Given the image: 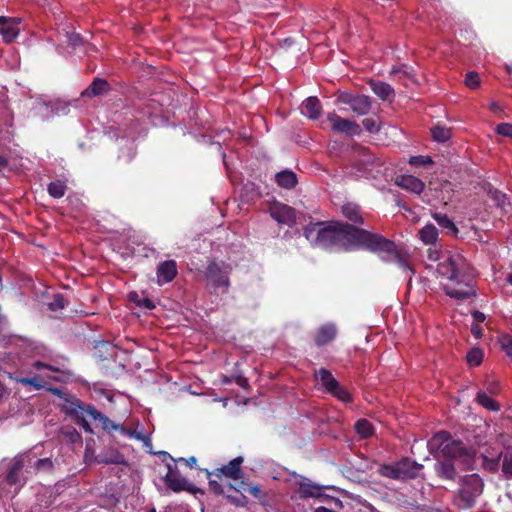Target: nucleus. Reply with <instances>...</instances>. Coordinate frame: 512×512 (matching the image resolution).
<instances>
[{
  "label": "nucleus",
  "mask_w": 512,
  "mask_h": 512,
  "mask_svg": "<svg viewBox=\"0 0 512 512\" xmlns=\"http://www.w3.org/2000/svg\"><path fill=\"white\" fill-rule=\"evenodd\" d=\"M305 238L316 247L325 249L362 247L377 253L381 260L395 263L411 281L413 270L408 255L394 242L379 234L370 233L342 222L311 223L304 229Z\"/></svg>",
  "instance_id": "obj_1"
},
{
  "label": "nucleus",
  "mask_w": 512,
  "mask_h": 512,
  "mask_svg": "<svg viewBox=\"0 0 512 512\" xmlns=\"http://www.w3.org/2000/svg\"><path fill=\"white\" fill-rule=\"evenodd\" d=\"M426 266L435 270L442 289L450 298L465 300L475 295L474 272L468 260L458 252L441 251L436 247L426 250Z\"/></svg>",
  "instance_id": "obj_2"
},
{
  "label": "nucleus",
  "mask_w": 512,
  "mask_h": 512,
  "mask_svg": "<svg viewBox=\"0 0 512 512\" xmlns=\"http://www.w3.org/2000/svg\"><path fill=\"white\" fill-rule=\"evenodd\" d=\"M427 448L435 456L460 461L465 468H469L472 465L475 456V451L472 448L465 445L462 441L454 439L445 431L434 434L428 440Z\"/></svg>",
  "instance_id": "obj_3"
},
{
  "label": "nucleus",
  "mask_w": 512,
  "mask_h": 512,
  "mask_svg": "<svg viewBox=\"0 0 512 512\" xmlns=\"http://www.w3.org/2000/svg\"><path fill=\"white\" fill-rule=\"evenodd\" d=\"M484 482L478 474L463 476L459 481V488L454 497L455 505L460 509H471L483 493Z\"/></svg>",
  "instance_id": "obj_4"
},
{
  "label": "nucleus",
  "mask_w": 512,
  "mask_h": 512,
  "mask_svg": "<svg viewBox=\"0 0 512 512\" xmlns=\"http://www.w3.org/2000/svg\"><path fill=\"white\" fill-rule=\"evenodd\" d=\"M53 393L63 399V412L74 419L86 432L91 433L92 429L87 419L89 416L88 410H91L93 406L85 404L77 398L70 397L57 388L53 389Z\"/></svg>",
  "instance_id": "obj_5"
},
{
  "label": "nucleus",
  "mask_w": 512,
  "mask_h": 512,
  "mask_svg": "<svg viewBox=\"0 0 512 512\" xmlns=\"http://www.w3.org/2000/svg\"><path fill=\"white\" fill-rule=\"evenodd\" d=\"M37 371L32 377H16L15 381L24 386H32L34 389L39 390L44 388L50 380H58L52 373H62L63 370L43 361H35L32 366Z\"/></svg>",
  "instance_id": "obj_6"
},
{
  "label": "nucleus",
  "mask_w": 512,
  "mask_h": 512,
  "mask_svg": "<svg viewBox=\"0 0 512 512\" xmlns=\"http://www.w3.org/2000/svg\"><path fill=\"white\" fill-rule=\"evenodd\" d=\"M230 273L231 266L224 262L209 263L205 271L208 288L214 293H218L219 290L226 293L230 286Z\"/></svg>",
  "instance_id": "obj_7"
},
{
  "label": "nucleus",
  "mask_w": 512,
  "mask_h": 512,
  "mask_svg": "<svg viewBox=\"0 0 512 512\" xmlns=\"http://www.w3.org/2000/svg\"><path fill=\"white\" fill-rule=\"evenodd\" d=\"M159 455L162 456L163 461H166V459L170 460V462L167 463L168 471L164 477L167 487L174 492L190 490V483L179 474L176 468V460L165 451L159 452Z\"/></svg>",
  "instance_id": "obj_8"
},
{
  "label": "nucleus",
  "mask_w": 512,
  "mask_h": 512,
  "mask_svg": "<svg viewBox=\"0 0 512 512\" xmlns=\"http://www.w3.org/2000/svg\"><path fill=\"white\" fill-rule=\"evenodd\" d=\"M327 120L332 124V130L334 132L349 136H356L361 132L360 126L355 121L343 119L335 112L328 113Z\"/></svg>",
  "instance_id": "obj_9"
},
{
  "label": "nucleus",
  "mask_w": 512,
  "mask_h": 512,
  "mask_svg": "<svg viewBox=\"0 0 512 512\" xmlns=\"http://www.w3.org/2000/svg\"><path fill=\"white\" fill-rule=\"evenodd\" d=\"M20 23V18L0 16V35L5 43H11L18 37Z\"/></svg>",
  "instance_id": "obj_10"
},
{
  "label": "nucleus",
  "mask_w": 512,
  "mask_h": 512,
  "mask_svg": "<svg viewBox=\"0 0 512 512\" xmlns=\"http://www.w3.org/2000/svg\"><path fill=\"white\" fill-rule=\"evenodd\" d=\"M270 216L279 224L293 226L296 222V214L288 205L277 203L271 206Z\"/></svg>",
  "instance_id": "obj_11"
},
{
  "label": "nucleus",
  "mask_w": 512,
  "mask_h": 512,
  "mask_svg": "<svg viewBox=\"0 0 512 512\" xmlns=\"http://www.w3.org/2000/svg\"><path fill=\"white\" fill-rule=\"evenodd\" d=\"M177 264L174 260H166L157 266L156 277L159 285L170 283L177 276Z\"/></svg>",
  "instance_id": "obj_12"
},
{
  "label": "nucleus",
  "mask_w": 512,
  "mask_h": 512,
  "mask_svg": "<svg viewBox=\"0 0 512 512\" xmlns=\"http://www.w3.org/2000/svg\"><path fill=\"white\" fill-rule=\"evenodd\" d=\"M243 463V458L241 456L232 459L228 464L223 465L220 468H217L214 471L215 477L220 478L222 475L226 478H230L233 480H238L242 476L241 465Z\"/></svg>",
  "instance_id": "obj_13"
},
{
  "label": "nucleus",
  "mask_w": 512,
  "mask_h": 512,
  "mask_svg": "<svg viewBox=\"0 0 512 512\" xmlns=\"http://www.w3.org/2000/svg\"><path fill=\"white\" fill-rule=\"evenodd\" d=\"M369 86L373 93L382 101H392L395 97L394 88L384 81L370 80Z\"/></svg>",
  "instance_id": "obj_14"
},
{
  "label": "nucleus",
  "mask_w": 512,
  "mask_h": 512,
  "mask_svg": "<svg viewBox=\"0 0 512 512\" xmlns=\"http://www.w3.org/2000/svg\"><path fill=\"white\" fill-rule=\"evenodd\" d=\"M321 111L322 106L317 97H308L301 104V113L311 120L318 119L321 115Z\"/></svg>",
  "instance_id": "obj_15"
},
{
  "label": "nucleus",
  "mask_w": 512,
  "mask_h": 512,
  "mask_svg": "<svg viewBox=\"0 0 512 512\" xmlns=\"http://www.w3.org/2000/svg\"><path fill=\"white\" fill-rule=\"evenodd\" d=\"M434 471L436 475L443 480H455L457 477V471L451 460H439L434 465Z\"/></svg>",
  "instance_id": "obj_16"
},
{
  "label": "nucleus",
  "mask_w": 512,
  "mask_h": 512,
  "mask_svg": "<svg viewBox=\"0 0 512 512\" xmlns=\"http://www.w3.org/2000/svg\"><path fill=\"white\" fill-rule=\"evenodd\" d=\"M396 184L416 194H420L424 190V183L419 178L412 175H402L396 179Z\"/></svg>",
  "instance_id": "obj_17"
},
{
  "label": "nucleus",
  "mask_w": 512,
  "mask_h": 512,
  "mask_svg": "<svg viewBox=\"0 0 512 512\" xmlns=\"http://www.w3.org/2000/svg\"><path fill=\"white\" fill-rule=\"evenodd\" d=\"M397 466L400 474L402 475V479L415 478L423 468L422 464L408 458H404L397 462Z\"/></svg>",
  "instance_id": "obj_18"
},
{
  "label": "nucleus",
  "mask_w": 512,
  "mask_h": 512,
  "mask_svg": "<svg viewBox=\"0 0 512 512\" xmlns=\"http://www.w3.org/2000/svg\"><path fill=\"white\" fill-rule=\"evenodd\" d=\"M31 113L40 120H48L56 114V111L50 102L36 100Z\"/></svg>",
  "instance_id": "obj_19"
},
{
  "label": "nucleus",
  "mask_w": 512,
  "mask_h": 512,
  "mask_svg": "<svg viewBox=\"0 0 512 512\" xmlns=\"http://www.w3.org/2000/svg\"><path fill=\"white\" fill-rule=\"evenodd\" d=\"M337 334V328L333 323H326L319 327L316 336L315 343L318 346L325 345L331 342Z\"/></svg>",
  "instance_id": "obj_20"
},
{
  "label": "nucleus",
  "mask_w": 512,
  "mask_h": 512,
  "mask_svg": "<svg viewBox=\"0 0 512 512\" xmlns=\"http://www.w3.org/2000/svg\"><path fill=\"white\" fill-rule=\"evenodd\" d=\"M96 461L100 464H125V457L118 450L109 448L100 452Z\"/></svg>",
  "instance_id": "obj_21"
},
{
  "label": "nucleus",
  "mask_w": 512,
  "mask_h": 512,
  "mask_svg": "<svg viewBox=\"0 0 512 512\" xmlns=\"http://www.w3.org/2000/svg\"><path fill=\"white\" fill-rule=\"evenodd\" d=\"M350 108L357 115H366L371 109V98L366 95H355Z\"/></svg>",
  "instance_id": "obj_22"
},
{
  "label": "nucleus",
  "mask_w": 512,
  "mask_h": 512,
  "mask_svg": "<svg viewBox=\"0 0 512 512\" xmlns=\"http://www.w3.org/2000/svg\"><path fill=\"white\" fill-rule=\"evenodd\" d=\"M88 414H89L88 418L91 420L100 422L102 428L105 431H108V432L117 431L119 428V424L110 420L106 415H104L100 411L96 410L94 407H92L91 410H88Z\"/></svg>",
  "instance_id": "obj_23"
},
{
  "label": "nucleus",
  "mask_w": 512,
  "mask_h": 512,
  "mask_svg": "<svg viewBox=\"0 0 512 512\" xmlns=\"http://www.w3.org/2000/svg\"><path fill=\"white\" fill-rule=\"evenodd\" d=\"M322 487L302 477L299 482V492L301 497H318L321 495Z\"/></svg>",
  "instance_id": "obj_24"
},
{
  "label": "nucleus",
  "mask_w": 512,
  "mask_h": 512,
  "mask_svg": "<svg viewBox=\"0 0 512 512\" xmlns=\"http://www.w3.org/2000/svg\"><path fill=\"white\" fill-rule=\"evenodd\" d=\"M316 379L325 387L327 392H331L339 384L327 369L321 368L315 373Z\"/></svg>",
  "instance_id": "obj_25"
},
{
  "label": "nucleus",
  "mask_w": 512,
  "mask_h": 512,
  "mask_svg": "<svg viewBox=\"0 0 512 512\" xmlns=\"http://www.w3.org/2000/svg\"><path fill=\"white\" fill-rule=\"evenodd\" d=\"M275 179L279 186L286 189L294 188L297 184V176L290 170H283L277 173Z\"/></svg>",
  "instance_id": "obj_26"
},
{
  "label": "nucleus",
  "mask_w": 512,
  "mask_h": 512,
  "mask_svg": "<svg viewBox=\"0 0 512 512\" xmlns=\"http://www.w3.org/2000/svg\"><path fill=\"white\" fill-rule=\"evenodd\" d=\"M488 195L504 213L510 212L511 204L506 194L497 189L490 188L488 190Z\"/></svg>",
  "instance_id": "obj_27"
},
{
  "label": "nucleus",
  "mask_w": 512,
  "mask_h": 512,
  "mask_svg": "<svg viewBox=\"0 0 512 512\" xmlns=\"http://www.w3.org/2000/svg\"><path fill=\"white\" fill-rule=\"evenodd\" d=\"M391 76H397L400 81L403 82L404 85H408L407 80L415 83L416 80L414 78L412 68L407 65H400L392 67L390 71Z\"/></svg>",
  "instance_id": "obj_28"
},
{
  "label": "nucleus",
  "mask_w": 512,
  "mask_h": 512,
  "mask_svg": "<svg viewBox=\"0 0 512 512\" xmlns=\"http://www.w3.org/2000/svg\"><path fill=\"white\" fill-rule=\"evenodd\" d=\"M419 236L425 244L432 245L438 239V229L433 224H426L419 231Z\"/></svg>",
  "instance_id": "obj_29"
},
{
  "label": "nucleus",
  "mask_w": 512,
  "mask_h": 512,
  "mask_svg": "<svg viewBox=\"0 0 512 512\" xmlns=\"http://www.w3.org/2000/svg\"><path fill=\"white\" fill-rule=\"evenodd\" d=\"M343 215L352 222L363 223L360 208L355 203H346L342 206Z\"/></svg>",
  "instance_id": "obj_30"
},
{
  "label": "nucleus",
  "mask_w": 512,
  "mask_h": 512,
  "mask_svg": "<svg viewBox=\"0 0 512 512\" xmlns=\"http://www.w3.org/2000/svg\"><path fill=\"white\" fill-rule=\"evenodd\" d=\"M435 221L438 223V225L446 231L447 234L456 236L458 233V228L456 227L455 223L445 214H435L434 215Z\"/></svg>",
  "instance_id": "obj_31"
},
{
  "label": "nucleus",
  "mask_w": 512,
  "mask_h": 512,
  "mask_svg": "<svg viewBox=\"0 0 512 512\" xmlns=\"http://www.w3.org/2000/svg\"><path fill=\"white\" fill-rule=\"evenodd\" d=\"M108 87L109 84L106 80L96 78L82 94L86 96H98L104 93Z\"/></svg>",
  "instance_id": "obj_32"
},
{
  "label": "nucleus",
  "mask_w": 512,
  "mask_h": 512,
  "mask_svg": "<svg viewBox=\"0 0 512 512\" xmlns=\"http://www.w3.org/2000/svg\"><path fill=\"white\" fill-rule=\"evenodd\" d=\"M476 401L479 405L489 411L497 412L500 410V405L494 399L488 396L485 391H479L477 393Z\"/></svg>",
  "instance_id": "obj_33"
},
{
  "label": "nucleus",
  "mask_w": 512,
  "mask_h": 512,
  "mask_svg": "<svg viewBox=\"0 0 512 512\" xmlns=\"http://www.w3.org/2000/svg\"><path fill=\"white\" fill-rule=\"evenodd\" d=\"M433 140L439 143L447 142L451 138L450 128L443 125H436L431 128Z\"/></svg>",
  "instance_id": "obj_34"
},
{
  "label": "nucleus",
  "mask_w": 512,
  "mask_h": 512,
  "mask_svg": "<svg viewBox=\"0 0 512 512\" xmlns=\"http://www.w3.org/2000/svg\"><path fill=\"white\" fill-rule=\"evenodd\" d=\"M67 186L66 183L62 180L52 181L48 185V193L53 198H61L65 195Z\"/></svg>",
  "instance_id": "obj_35"
},
{
  "label": "nucleus",
  "mask_w": 512,
  "mask_h": 512,
  "mask_svg": "<svg viewBox=\"0 0 512 512\" xmlns=\"http://www.w3.org/2000/svg\"><path fill=\"white\" fill-rule=\"evenodd\" d=\"M129 299L131 302L135 303L138 307L152 310L155 305L151 299L145 296L139 295L137 292H131L129 294Z\"/></svg>",
  "instance_id": "obj_36"
},
{
  "label": "nucleus",
  "mask_w": 512,
  "mask_h": 512,
  "mask_svg": "<svg viewBox=\"0 0 512 512\" xmlns=\"http://www.w3.org/2000/svg\"><path fill=\"white\" fill-rule=\"evenodd\" d=\"M356 432L362 438H368L373 434L374 428L373 425L366 419H360L355 424Z\"/></svg>",
  "instance_id": "obj_37"
},
{
  "label": "nucleus",
  "mask_w": 512,
  "mask_h": 512,
  "mask_svg": "<svg viewBox=\"0 0 512 512\" xmlns=\"http://www.w3.org/2000/svg\"><path fill=\"white\" fill-rule=\"evenodd\" d=\"M379 473L387 478L400 480L402 479V475L398 469L397 463L393 465H382L379 469Z\"/></svg>",
  "instance_id": "obj_38"
},
{
  "label": "nucleus",
  "mask_w": 512,
  "mask_h": 512,
  "mask_svg": "<svg viewBox=\"0 0 512 512\" xmlns=\"http://www.w3.org/2000/svg\"><path fill=\"white\" fill-rule=\"evenodd\" d=\"M483 356V350L478 347H474L467 353L466 359L470 366L476 367L481 364Z\"/></svg>",
  "instance_id": "obj_39"
},
{
  "label": "nucleus",
  "mask_w": 512,
  "mask_h": 512,
  "mask_svg": "<svg viewBox=\"0 0 512 512\" xmlns=\"http://www.w3.org/2000/svg\"><path fill=\"white\" fill-rule=\"evenodd\" d=\"M502 459L501 471L506 479H512V454H500Z\"/></svg>",
  "instance_id": "obj_40"
},
{
  "label": "nucleus",
  "mask_w": 512,
  "mask_h": 512,
  "mask_svg": "<svg viewBox=\"0 0 512 512\" xmlns=\"http://www.w3.org/2000/svg\"><path fill=\"white\" fill-rule=\"evenodd\" d=\"M21 470L22 463L20 461H16L15 463H13L6 475L7 483L10 485H15L18 482V475Z\"/></svg>",
  "instance_id": "obj_41"
},
{
  "label": "nucleus",
  "mask_w": 512,
  "mask_h": 512,
  "mask_svg": "<svg viewBox=\"0 0 512 512\" xmlns=\"http://www.w3.org/2000/svg\"><path fill=\"white\" fill-rule=\"evenodd\" d=\"M61 434L71 443L81 441L80 433L73 427H63L61 429Z\"/></svg>",
  "instance_id": "obj_42"
},
{
  "label": "nucleus",
  "mask_w": 512,
  "mask_h": 512,
  "mask_svg": "<svg viewBox=\"0 0 512 512\" xmlns=\"http://www.w3.org/2000/svg\"><path fill=\"white\" fill-rule=\"evenodd\" d=\"M213 476H215L214 471L213 472L207 471V478H208L210 490L213 493L218 494V495L224 494L225 491H224L223 486L216 479H213L212 478Z\"/></svg>",
  "instance_id": "obj_43"
},
{
  "label": "nucleus",
  "mask_w": 512,
  "mask_h": 512,
  "mask_svg": "<svg viewBox=\"0 0 512 512\" xmlns=\"http://www.w3.org/2000/svg\"><path fill=\"white\" fill-rule=\"evenodd\" d=\"M500 459L501 457L499 456L498 458H488V457H484L483 459V467L485 470L489 471V472H492V473H495L498 471L499 469V465H500Z\"/></svg>",
  "instance_id": "obj_44"
},
{
  "label": "nucleus",
  "mask_w": 512,
  "mask_h": 512,
  "mask_svg": "<svg viewBox=\"0 0 512 512\" xmlns=\"http://www.w3.org/2000/svg\"><path fill=\"white\" fill-rule=\"evenodd\" d=\"M330 393L343 402L351 401L350 393L344 387L340 386V384H338Z\"/></svg>",
  "instance_id": "obj_45"
},
{
  "label": "nucleus",
  "mask_w": 512,
  "mask_h": 512,
  "mask_svg": "<svg viewBox=\"0 0 512 512\" xmlns=\"http://www.w3.org/2000/svg\"><path fill=\"white\" fill-rule=\"evenodd\" d=\"M226 498L229 503L233 504L236 507H245L248 503V500L246 496L243 494V492H240V494L236 496L226 495Z\"/></svg>",
  "instance_id": "obj_46"
},
{
  "label": "nucleus",
  "mask_w": 512,
  "mask_h": 512,
  "mask_svg": "<svg viewBox=\"0 0 512 512\" xmlns=\"http://www.w3.org/2000/svg\"><path fill=\"white\" fill-rule=\"evenodd\" d=\"M229 488H233L232 485H229ZM234 489L237 492H249L250 494L254 495L255 497H258L260 495V489L258 486H251L248 487L246 483L243 481L239 484L238 487H234Z\"/></svg>",
  "instance_id": "obj_47"
},
{
  "label": "nucleus",
  "mask_w": 512,
  "mask_h": 512,
  "mask_svg": "<svg viewBox=\"0 0 512 512\" xmlns=\"http://www.w3.org/2000/svg\"><path fill=\"white\" fill-rule=\"evenodd\" d=\"M362 125L365 128V130L370 133H377L380 131V125L376 119L365 118L362 121Z\"/></svg>",
  "instance_id": "obj_48"
},
{
  "label": "nucleus",
  "mask_w": 512,
  "mask_h": 512,
  "mask_svg": "<svg viewBox=\"0 0 512 512\" xmlns=\"http://www.w3.org/2000/svg\"><path fill=\"white\" fill-rule=\"evenodd\" d=\"M479 83V74L477 72L471 71L466 74L465 84L467 87L475 89L479 86Z\"/></svg>",
  "instance_id": "obj_49"
},
{
  "label": "nucleus",
  "mask_w": 512,
  "mask_h": 512,
  "mask_svg": "<svg viewBox=\"0 0 512 512\" xmlns=\"http://www.w3.org/2000/svg\"><path fill=\"white\" fill-rule=\"evenodd\" d=\"M409 164L414 166H427L432 164V159L429 156H412L409 159Z\"/></svg>",
  "instance_id": "obj_50"
},
{
  "label": "nucleus",
  "mask_w": 512,
  "mask_h": 512,
  "mask_svg": "<svg viewBox=\"0 0 512 512\" xmlns=\"http://www.w3.org/2000/svg\"><path fill=\"white\" fill-rule=\"evenodd\" d=\"M501 345H502V348L504 349L506 355L512 361V335H504L501 338Z\"/></svg>",
  "instance_id": "obj_51"
},
{
  "label": "nucleus",
  "mask_w": 512,
  "mask_h": 512,
  "mask_svg": "<svg viewBox=\"0 0 512 512\" xmlns=\"http://www.w3.org/2000/svg\"><path fill=\"white\" fill-rule=\"evenodd\" d=\"M34 467L39 471H49L53 467V462L50 458L38 459Z\"/></svg>",
  "instance_id": "obj_52"
},
{
  "label": "nucleus",
  "mask_w": 512,
  "mask_h": 512,
  "mask_svg": "<svg viewBox=\"0 0 512 512\" xmlns=\"http://www.w3.org/2000/svg\"><path fill=\"white\" fill-rule=\"evenodd\" d=\"M0 125H3V126H11L12 125V114L6 106H3L1 108Z\"/></svg>",
  "instance_id": "obj_53"
},
{
  "label": "nucleus",
  "mask_w": 512,
  "mask_h": 512,
  "mask_svg": "<svg viewBox=\"0 0 512 512\" xmlns=\"http://www.w3.org/2000/svg\"><path fill=\"white\" fill-rule=\"evenodd\" d=\"M131 439H136V440L143 442L144 446L149 449H151V447H152L151 439H150L149 435H145L139 431H134L133 434H131Z\"/></svg>",
  "instance_id": "obj_54"
},
{
  "label": "nucleus",
  "mask_w": 512,
  "mask_h": 512,
  "mask_svg": "<svg viewBox=\"0 0 512 512\" xmlns=\"http://www.w3.org/2000/svg\"><path fill=\"white\" fill-rule=\"evenodd\" d=\"M64 297L61 294L54 295L53 300L49 303V308L52 311L62 309L64 307Z\"/></svg>",
  "instance_id": "obj_55"
},
{
  "label": "nucleus",
  "mask_w": 512,
  "mask_h": 512,
  "mask_svg": "<svg viewBox=\"0 0 512 512\" xmlns=\"http://www.w3.org/2000/svg\"><path fill=\"white\" fill-rule=\"evenodd\" d=\"M67 42L70 46L76 48L83 44V39L80 34L77 33H67Z\"/></svg>",
  "instance_id": "obj_56"
},
{
  "label": "nucleus",
  "mask_w": 512,
  "mask_h": 512,
  "mask_svg": "<svg viewBox=\"0 0 512 512\" xmlns=\"http://www.w3.org/2000/svg\"><path fill=\"white\" fill-rule=\"evenodd\" d=\"M496 131L498 134L512 138V124L501 123L497 126Z\"/></svg>",
  "instance_id": "obj_57"
},
{
  "label": "nucleus",
  "mask_w": 512,
  "mask_h": 512,
  "mask_svg": "<svg viewBox=\"0 0 512 512\" xmlns=\"http://www.w3.org/2000/svg\"><path fill=\"white\" fill-rule=\"evenodd\" d=\"M354 97L355 95H352L348 92H342L338 95L337 102L347 104L350 106Z\"/></svg>",
  "instance_id": "obj_58"
},
{
  "label": "nucleus",
  "mask_w": 512,
  "mask_h": 512,
  "mask_svg": "<svg viewBox=\"0 0 512 512\" xmlns=\"http://www.w3.org/2000/svg\"><path fill=\"white\" fill-rule=\"evenodd\" d=\"M178 461L184 462L187 466L192 467V466L196 465L197 459L194 456H192V457H190L188 459L179 458Z\"/></svg>",
  "instance_id": "obj_59"
},
{
  "label": "nucleus",
  "mask_w": 512,
  "mask_h": 512,
  "mask_svg": "<svg viewBox=\"0 0 512 512\" xmlns=\"http://www.w3.org/2000/svg\"><path fill=\"white\" fill-rule=\"evenodd\" d=\"M117 431H119L121 434L127 436L130 439H131V434H133V432H134L133 430L127 429L120 424H119V428Z\"/></svg>",
  "instance_id": "obj_60"
},
{
  "label": "nucleus",
  "mask_w": 512,
  "mask_h": 512,
  "mask_svg": "<svg viewBox=\"0 0 512 512\" xmlns=\"http://www.w3.org/2000/svg\"><path fill=\"white\" fill-rule=\"evenodd\" d=\"M487 390L490 393H496L498 391V383L492 382L487 386Z\"/></svg>",
  "instance_id": "obj_61"
},
{
  "label": "nucleus",
  "mask_w": 512,
  "mask_h": 512,
  "mask_svg": "<svg viewBox=\"0 0 512 512\" xmlns=\"http://www.w3.org/2000/svg\"><path fill=\"white\" fill-rule=\"evenodd\" d=\"M135 156V149L134 147L131 145L129 148H128V152H127V161H130L133 157Z\"/></svg>",
  "instance_id": "obj_62"
},
{
  "label": "nucleus",
  "mask_w": 512,
  "mask_h": 512,
  "mask_svg": "<svg viewBox=\"0 0 512 512\" xmlns=\"http://www.w3.org/2000/svg\"><path fill=\"white\" fill-rule=\"evenodd\" d=\"M8 165L7 159L0 155V171H3Z\"/></svg>",
  "instance_id": "obj_63"
},
{
  "label": "nucleus",
  "mask_w": 512,
  "mask_h": 512,
  "mask_svg": "<svg viewBox=\"0 0 512 512\" xmlns=\"http://www.w3.org/2000/svg\"><path fill=\"white\" fill-rule=\"evenodd\" d=\"M474 318L477 320V321H483L485 319V316L483 313L481 312H476L474 314Z\"/></svg>",
  "instance_id": "obj_64"
}]
</instances>
